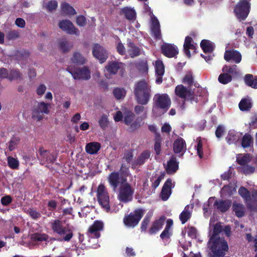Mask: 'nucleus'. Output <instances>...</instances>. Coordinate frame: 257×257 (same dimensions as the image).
<instances>
[{"label": "nucleus", "mask_w": 257, "mask_h": 257, "mask_svg": "<svg viewBox=\"0 0 257 257\" xmlns=\"http://www.w3.org/2000/svg\"><path fill=\"white\" fill-rule=\"evenodd\" d=\"M214 220L211 218L209 223L210 239L208 242V247L212 250V257L219 256L221 254L222 250H227L228 247L227 242L223 239L218 236V233L222 231L220 223L214 224Z\"/></svg>", "instance_id": "obj_1"}, {"label": "nucleus", "mask_w": 257, "mask_h": 257, "mask_svg": "<svg viewBox=\"0 0 257 257\" xmlns=\"http://www.w3.org/2000/svg\"><path fill=\"white\" fill-rule=\"evenodd\" d=\"M151 86L145 80L138 82L135 85L134 93L138 102L146 104L151 97Z\"/></svg>", "instance_id": "obj_2"}, {"label": "nucleus", "mask_w": 257, "mask_h": 257, "mask_svg": "<svg viewBox=\"0 0 257 257\" xmlns=\"http://www.w3.org/2000/svg\"><path fill=\"white\" fill-rule=\"evenodd\" d=\"M96 193L99 204L106 212H109L110 210V197L106 187L103 184H100L97 188Z\"/></svg>", "instance_id": "obj_3"}, {"label": "nucleus", "mask_w": 257, "mask_h": 257, "mask_svg": "<svg viewBox=\"0 0 257 257\" xmlns=\"http://www.w3.org/2000/svg\"><path fill=\"white\" fill-rule=\"evenodd\" d=\"M154 106L153 111L157 108H160L163 113L166 112L171 105V100L166 94H157L154 97Z\"/></svg>", "instance_id": "obj_4"}, {"label": "nucleus", "mask_w": 257, "mask_h": 257, "mask_svg": "<svg viewBox=\"0 0 257 257\" xmlns=\"http://www.w3.org/2000/svg\"><path fill=\"white\" fill-rule=\"evenodd\" d=\"M134 189L128 183H122L118 189L117 198L122 202L126 203L133 199Z\"/></svg>", "instance_id": "obj_5"}, {"label": "nucleus", "mask_w": 257, "mask_h": 257, "mask_svg": "<svg viewBox=\"0 0 257 257\" xmlns=\"http://www.w3.org/2000/svg\"><path fill=\"white\" fill-rule=\"evenodd\" d=\"M250 0H240L236 5L234 12L237 19L241 20H245L250 11L249 1Z\"/></svg>", "instance_id": "obj_6"}, {"label": "nucleus", "mask_w": 257, "mask_h": 257, "mask_svg": "<svg viewBox=\"0 0 257 257\" xmlns=\"http://www.w3.org/2000/svg\"><path fill=\"white\" fill-rule=\"evenodd\" d=\"M144 214L142 209H136L123 218V223L127 227H134L136 226Z\"/></svg>", "instance_id": "obj_7"}, {"label": "nucleus", "mask_w": 257, "mask_h": 257, "mask_svg": "<svg viewBox=\"0 0 257 257\" xmlns=\"http://www.w3.org/2000/svg\"><path fill=\"white\" fill-rule=\"evenodd\" d=\"M50 104L43 101L37 102L34 106L32 117L38 120L43 118L44 114L49 112Z\"/></svg>", "instance_id": "obj_8"}, {"label": "nucleus", "mask_w": 257, "mask_h": 257, "mask_svg": "<svg viewBox=\"0 0 257 257\" xmlns=\"http://www.w3.org/2000/svg\"><path fill=\"white\" fill-rule=\"evenodd\" d=\"M67 69L75 79L88 80L90 78V72L86 67L75 69L72 65H70Z\"/></svg>", "instance_id": "obj_9"}, {"label": "nucleus", "mask_w": 257, "mask_h": 257, "mask_svg": "<svg viewBox=\"0 0 257 257\" xmlns=\"http://www.w3.org/2000/svg\"><path fill=\"white\" fill-rule=\"evenodd\" d=\"M144 9L146 12H150V17L151 19V30L152 35L157 39H160L161 38L160 25L157 18L151 12V8L146 4L144 5Z\"/></svg>", "instance_id": "obj_10"}, {"label": "nucleus", "mask_w": 257, "mask_h": 257, "mask_svg": "<svg viewBox=\"0 0 257 257\" xmlns=\"http://www.w3.org/2000/svg\"><path fill=\"white\" fill-rule=\"evenodd\" d=\"M176 95L184 99H192L194 96V92L191 88L186 87L183 85H178L176 87Z\"/></svg>", "instance_id": "obj_11"}, {"label": "nucleus", "mask_w": 257, "mask_h": 257, "mask_svg": "<svg viewBox=\"0 0 257 257\" xmlns=\"http://www.w3.org/2000/svg\"><path fill=\"white\" fill-rule=\"evenodd\" d=\"M92 54L93 56L97 59L101 63H103L108 57L107 51L98 44H94Z\"/></svg>", "instance_id": "obj_12"}, {"label": "nucleus", "mask_w": 257, "mask_h": 257, "mask_svg": "<svg viewBox=\"0 0 257 257\" xmlns=\"http://www.w3.org/2000/svg\"><path fill=\"white\" fill-rule=\"evenodd\" d=\"M39 159L41 161V163L45 164L47 163H52L56 159V155L54 153H51L47 150H44L43 149H41L39 150Z\"/></svg>", "instance_id": "obj_13"}, {"label": "nucleus", "mask_w": 257, "mask_h": 257, "mask_svg": "<svg viewBox=\"0 0 257 257\" xmlns=\"http://www.w3.org/2000/svg\"><path fill=\"white\" fill-rule=\"evenodd\" d=\"M197 47V44L193 42L191 37L187 36L185 38L183 47L184 52L187 56L190 57L191 52L192 54L195 53Z\"/></svg>", "instance_id": "obj_14"}, {"label": "nucleus", "mask_w": 257, "mask_h": 257, "mask_svg": "<svg viewBox=\"0 0 257 257\" xmlns=\"http://www.w3.org/2000/svg\"><path fill=\"white\" fill-rule=\"evenodd\" d=\"M103 228V223L100 221H95L88 229V234L91 237L98 238L100 236L99 231Z\"/></svg>", "instance_id": "obj_15"}, {"label": "nucleus", "mask_w": 257, "mask_h": 257, "mask_svg": "<svg viewBox=\"0 0 257 257\" xmlns=\"http://www.w3.org/2000/svg\"><path fill=\"white\" fill-rule=\"evenodd\" d=\"M59 28L63 31L66 32L69 34H74L78 35L79 34L78 29L75 28L71 23L69 20H63L59 23Z\"/></svg>", "instance_id": "obj_16"}, {"label": "nucleus", "mask_w": 257, "mask_h": 257, "mask_svg": "<svg viewBox=\"0 0 257 257\" xmlns=\"http://www.w3.org/2000/svg\"><path fill=\"white\" fill-rule=\"evenodd\" d=\"M161 50L163 54L169 58L175 57L178 53L177 47L170 44H163L161 47Z\"/></svg>", "instance_id": "obj_17"}, {"label": "nucleus", "mask_w": 257, "mask_h": 257, "mask_svg": "<svg viewBox=\"0 0 257 257\" xmlns=\"http://www.w3.org/2000/svg\"><path fill=\"white\" fill-rule=\"evenodd\" d=\"M135 117V115L134 113L131 111H126L124 113V122L127 125H130V128L134 130L140 126V124H139L137 121H134Z\"/></svg>", "instance_id": "obj_18"}, {"label": "nucleus", "mask_w": 257, "mask_h": 257, "mask_svg": "<svg viewBox=\"0 0 257 257\" xmlns=\"http://www.w3.org/2000/svg\"><path fill=\"white\" fill-rule=\"evenodd\" d=\"M224 58L227 61L232 60L236 63H239L241 60L240 53L236 50H226Z\"/></svg>", "instance_id": "obj_19"}, {"label": "nucleus", "mask_w": 257, "mask_h": 257, "mask_svg": "<svg viewBox=\"0 0 257 257\" xmlns=\"http://www.w3.org/2000/svg\"><path fill=\"white\" fill-rule=\"evenodd\" d=\"M242 134L234 130H230L228 132L226 137V141L229 144H236L242 138Z\"/></svg>", "instance_id": "obj_20"}, {"label": "nucleus", "mask_w": 257, "mask_h": 257, "mask_svg": "<svg viewBox=\"0 0 257 257\" xmlns=\"http://www.w3.org/2000/svg\"><path fill=\"white\" fill-rule=\"evenodd\" d=\"M155 68L156 75V83L160 84L162 82V76L164 74V66L162 61L157 60L155 63Z\"/></svg>", "instance_id": "obj_21"}, {"label": "nucleus", "mask_w": 257, "mask_h": 257, "mask_svg": "<svg viewBox=\"0 0 257 257\" xmlns=\"http://www.w3.org/2000/svg\"><path fill=\"white\" fill-rule=\"evenodd\" d=\"M172 180L168 179L164 183L161 191V197L163 200L166 201L171 194Z\"/></svg>", "instance_id": "obj_22"}, {"label": "nucleus", "mask_w": 257, "mask_h": 257, "mask_svg": "<svg viewBox=\"0 0 257 257\" xmlns=\"http://www.w3.org/2000/svg\"><path fill=\"white\" fill-rule=\"evenodd\" d=\"M123 67V64L122 63L112 61L108 63L105 67V69L108 73L115 74L117 73L119 69H120Z\"/></svg>", "instance_id": "obj_23"}, {"label": "nucleus", "mask_w": 257, "mask_h": 257, "mask_svg": "<svg viewBox=\"0 0 257 257\" xmlns=\"http://www.w3.org/2000/svg\"><path fill=\"white\" fill-rule=\"evenodd\" d=\"M193 207L192 205H187L180 214L179 218L182 224L185 223L190 218Z\"/></svg>", "instance_id": "obj_24"}, {"label": "nucleus", "mask_w": 257, "mask_h": 257, "mask_svg": "<svg viewBox=\"0 0 257 257\" xmlns=\"http://www.w3.org/2000/svg\"><path fill=\"white\" fill-rule=\"evenodd\" d=\"M58 235L60 236L58 240L69 241L73 237V234L71 228L67 225Z\"/></svg>", "instance_id": "obj_25"}, {"label": "nucleus", "mask_w": 257, "mask_h": 257, "mask_svg": "<svg viewBox=\"0 0 257 257\" xmlns=\"http://www.w3.org/2000/svg\"><path fill=\"white\" fill-rule=\"evenodd\" d=\"M173 149L175 153H184L186 151V146L185 141L182 138H178L174 143Z\"/></svg>", "instance_id": "obj_26"}, {"label": "nucleus", "mask_w": 257, "mask_h": 257, "mask_svg": "<svg viewBox=\"0 0 257 257\" xmlns=\"http://www.w3.org/2000/svg\"><path fill=\"white\" fill-rule=\"evenodd\" d=\"M165 220V217L164 216H162L159 219L155 220L149 230L150 233L154 234L160 230L162 228Z\"/></svg>", "instance_id": "obj_27"}, {"label": "nucleus", "mask_w": 257, "mask_h": 257, "mask_svg": "<svg viewBox=\"0 0 257 257\" xmlns=\"http://www.w3.org/2000/svg\"><path fill=\"white\" fill-rule=\"evenodd\" d=\"M119 175L118 172H113L109 174L108 181L113 190L115 191L119 184Z\"/></svg>", "instance_id": "obj_28"}, {"label": "nucleus", "mask_w": 257, "mask_h": 257, "mask_svg": "<svg viewBox=\"0 0 257 257\" xmlns=\"http://www.w3.org/2000/svg\"><path fill=\"white\" fill-rule=\"evenodd\" d=\"M100 147L101 145L99 143L90 142L86 144L85 151L89 154H96L100 150Z\"/></svg>", "instance_id": "obj_29"}, {"label": "nucleus", "mask_w": 257, "mask_h": 257, "mask_svg": "<svg viewBox=\"0 0 257 257\" xmlns=\"http://www.w3.org/2000/svg\"><path fill=\"white\" fill-rule=\"evenodd\" d=\"M165 168L167 172L169 174H173L178 170V165L174 157H172L167 162Z\"/></svg>", "instance_id": "obj_30"}, {"label": "nucleus", "mask_w": 257, "mask_h": 257, "mask_svg": "<svg viewBox=\"0 0 257 257\" xmlns=\"http://www.w3.org/2000/svg\"><path fill=\"white\" fill-rule=\"evenodd\" d=\"M238 193L245 200L248 207L252 208L250 204L251 196L250 192L245 188L241 187L238 190Z\"/></svg>", "instance_id": "obj_31"}, {"label": "nucleus", "mask_w": 257, "mask_h": 257, "mask_svg": "<svg viewBox=\"0 0 257 257\" xmlns=\"http://www.w3.org/2000/svg\"><path fill=\"white\" fill-rule=\"evenodd\" d=\"M173 225V221L171 219H168L167 221V224L164 230L160 235L161 238L164 240L170 238L171 235V228Z\"/></svg>", "instance_id": "obj_32"}, {"label": "nucleus", "mask_w": 257, "mask_h": 257, "mask_svg": "<svg viewBox=\"0 0 257 257\" xmlns=\"http://www.w3.org/2000/svg\"><path fill=\"white\" fill-rule=\"evenodd\" d=\"M196 145L195 146V148L197 151V154L200 159L203 158V146L206 143V141L204 139H201L200 137H198L196 139Z\"/></svg>", "instance_id": "obj_33"}, {"label": "nucleus", "mask_w": 257, "mask_h": 257, "mask_svg": "<svg viewBox=\"0 0 257 257\" xmlns=\"http://www.w3.org/2000/svg\"><path fill=\"white\" fill-rule=\"evenodd\" d=\"M200 46L205 53L212 52L215 47L212 42L207 40H202L200 43Z\"/></svg>", "instance_id": "obj_34"}, {"label": "nucleus", "mask_w": 257, "mask_h": 257, "mask_svg": "<svg viewBox=\"0 0 257 257\" xmlns=\"http://www.w3.org/2000/svg\"><path fill=\"white\" fill-rule=\"evenodd\" d=\"M71 61L72 64L78 65L84 64L86 59L80 53L76 52L73 53Z\"/></svg>", "instance_id": "obj_35"}, {"label": "nucleus", "mask_w": 257, "mask_h": 257, "mask_svg": "<svg viewBox=\"0 0 257 257\" xmlns=\"http://www.w3.org/2000/svg\"><path fill=\"white\" fill-rule=\"evenodd\" d=\"M214 205L217 207V209L222 212H225L228 210L231 206V202L229 200H219L216 201Z\"/></svg>", "instance_id": "obj_36"}, {"label": "nucleus", "mask_w": 257, "mask_h": 257, "mask_svg": "<svg viewBox=\"0 0 257 257\" xmlns=\"http://www.w3.org/2000/svg\"><path fill=\"white\" fill-rule=\"evenodd\" d=\"M51 227L54 232L59 234L64 229L65 226L63 225L62 222L60 220L56 219L52 221Z\"/></svg>", "instance_id": "obj_37"}, {"label": "nucleus", "mask_w": 257, "mask_h": 257, "mask_svg": "<svg viewBox=\"0 0 257 257\" xmlns=\"http://www.w3.org/2000/svg\"><path fill=\"white\" fill-rule=\"evenodd\" d=\"M128 53L132 58H134L140 54L141 49L133 43H128Z\"/></svg>", "instance_id": "obj_38"}, {"label": "nucleus", "mask_w": 257, "mask_h": 257, "mask_svg": "<svg viewBox=\"0 0 257 257\" xmlns=\"http://www.w3.org/2000/svg\"><path fill=\"white\" fill-rule=\"evenodd\" d=\"M194 77L192 73L190 71L187 72L182 79V82L188 86V87L191 88L194 84Z\"/></svg>", "instance_id": "obj_39"}, {"label": "nucleus", "mask_w": 257, "mask_h": 257, "mask_svg": "<svg viewBox=\"0 0 257 257\" xmlns=\"http://www.w3.org/2000/svg\"><path fill=\"white\" fill-rule=\"evenodd\" d=\"M232 208L237 217H241L244 215L245 209L242 204L238 203H234Z\"/></svg>", "instance_id": "obj_40"}, {"label": "nucleus", "mask_w": 257, "mask_h": 257, "mask_svg": "<svg viewBox=\"0 0 257 257\" xmlns=\"http://www.w3.org/2000/svg\"><path fill=\"white\" fill-rule=\"evenodd\" d=\"M238 105L241 111H247L251 107V100L248 98L242 99Z\"/></svg>", "instance_id": "obj_41"}, {"label": "nucleus", "mask_w": 257, "mask_h": 257, "mask_svg": "<svg viewBox=\"0 0 257 257\" xmlns=\"http://www.w3.org/2000/svg\"><path fill=\"white\" fill-rule=\"evenodd\" d=\"M251 157L248 154H239L236 157L237 163L241 166L247 165L250 161Z\"/></svg>", "instance_id": "obj_42"}, {"label": "nucleus", "mask_w": 257, "mask_h": 257, "mask_svg": "<svg viewBox=\"0 0 257 257\" xmlns=\"http://www.w3.org/2000/svg\"><path fill=\"white\" fill-rule=\"evenodd\" d=\"M32 239L34 241L42 242L48 241V236L45 233H36L32 235Z\"/></svg>", "instance_id": "obj_43"}, {"label": "nucleus", "mask_w": 257, "mask_h": 257, "mask_svg": "<svg viewBox=\"0 0 257 257\" xmlns=\"http://www.w3.org/2000/svg\"><path fill=\"white\" fill-rule=\"evenodd\" d=\"M150 157V152L149 151H144L139 157L136 161L137 165H142Z\"/></svg>", "instance_id": "obj_44"}, {"label": "nucleus", "mask_w": 257, "mask_h": 257, "mask_svg": "<svg viewBox=\"0 0 257 257\" xmlns=\"http://www.w3.org/2000/svg\"><path fill=\"white\" fill-rule=\"evenodd\" d=\"M122 12L126 18L128 20H133L135 18L136 12L133 9L124 8L122 10Z\"/></svg>", "instance_id": "obj_45"}, {"label": "nucleus", "mask_w": 257, "mask_h": 257, "mask_svg": "<svg viewBox=\"0 0 257 257\" xmlns=\"http://www.w3.org/2000/svg\"><path fill=\"white\" fill-rule=\"evenodd\" d=\"M8 165L12 169H17L19 166V161L17 158L9 156L7 158Z\"/></svg>", "instance_id": "obj_46"}, {"label": "nucleus", "mask_w": 257, "mask_h": 257, "mask_svg": "<svg viewBox=\"0 0 257 257\" xmlns=\"http://www.w3.org/2000/svg\"><path fill=\"white\" fill-rule=\"evenodd\" d=\"M62 12L66 15H74L75 10L67 3H63L61 5Z\"/></svg>", "instance_id": "obj_47"}, {"label": "nucleus", "mask_w": 257, "mask_h": 257, "mask_svg": "<svg viewBox=\"0 0 257 257\" xmlns=\"http://www.w3.org/2000/svg\"><path fill=\"white\" fill-rule=\"evenodd\" d=\"M20 139L19 137H14L9 143L8 149L10 151H12L16 149L18 145L19 144Z\"/></svg>", "instance_id": "obj_48"}, {"label": "nucleus", "mask_w": 257, "mask_h": 257, "mask_svg": "<svg viewBox=\"0 0 257 257\" xmlns=\"http://www.w3.org/2000/svg\"><path fill=\"white\" fill-rule=\"evenodd\" d=\"M113 93L117 99L124 98L126 94L125 90L123 88H116L113 91Z\"/></svg>", "instance_id": "obj_49"}, {"label": "nucleus", "mask_w": 257, "mask_h": 257, "mask_svg": "<svg viewBox=\"0 0 257 257\" xmlns=\"http://www.w3.org/2000/svg\"><path fill=\"white\" fill-rule=\"evenodd\" d=\"M252 143L251 137L248 135H245L242 137L241 145L243 148L249 147Z\"/></svg>", "instance_id": "obj_50"}, {"label": "nucleus", "mask_w": 257, "mask_h": 257, "mask_svg": "<svg viewBox=\"0 0 257 257\" xmlns=\"http://www.w3.org/2000/svg\"><path fill=\"white\" fill-rule=\"evenodd\" d=\"M231 77L229 74L223 73L218 77V81L220 83L226 84L231 81Z\"/></svg>", "instance_id": "obj_51"}, {"label": "nucleus", "mask_w": 257, "mask_h": 257, "mask_svg": "<svg viewBox=\"0 0 257 257\" xmlns=\"http://www.w3.org/2000/svg\"><path fill=\"white\" fill-rule=\"evenodd\" d=\"M251 196L250 204L252 208H249L252 210L257 209V190H253L252 191Z\"/></svg>", "instance_id": "obj_52"}, {"label": "nucleus", "mask_w": 257, "mask_h": 257, "mask_svg": "<svg viewBox=\"0 0 257 257\" xmlns=\"http://www.w3.org/2000/svg\"><path fill=\"white\" fill-rule=\"evenodd\" d=\"M239 170L243 174L245 175H248L252 174L254 172L255 168L253 166L245 165L243 166H241L239 167Z\"/></svg>", "instance_id": "obj_53"}, {"label": "nucleus", "mask_w": 257, "mask_h": 257, "mask_svg": "<svg viewBox=\"0 0 257 257\" xmlns=\"http://www.w3.org/2000/svg\"><path fill=\"white\" fill-rule=\"evenodd\" d=\"M72 46V44L69 43L65 39L61 40L60 42V47L64 52L69 51Z\"/></svg>", "instance_id": "obj_54"}, {"label": "nucleus", "mask_w": 257, "mask_h": 257, "mask_svg": "<svg viewBox=\"0 0 257 257\" xmlns=\"http://www.w3.org/2000/svg\"><path fill=\"white\" fill-rule=\"evenodd\" d=\"M222 71L227 74H235L237 73V66L232 65L231 66H224L222 68Z\"/></svg>", "instance_id": "obj_55"}, {"label": "nucleus", "mask_w": 257, "mask_h": 257, "mask_svg": "<svg viewBox=\"0 0 257 257\" xmlns=\"http://www.w3.org/2000/svg\"><path fill=\"white\" fill-rule=\"evenodd\" d=\"M21 74L18 71L15 70H11L10 72V75L9 77V79L10 80H18L19 79H21Z\"/></svg>", "instance_id": "obj_56"}, {"label": "nucleus", "mask_w": 257, "mask_h": 257, "mask_svg": "<svg viewBox=\"0 0 257 257\" xmlns=\"http://www.w3.org/2000/svg\"><path fill=\"white\" fill-rule=\"evenodd\" d=\"M99 124L102 128L106 127L108 124L107 116L105 114H103L99 120Z\"/></svg>", "instance_id": "obj_57"}, {"label": "nucleus", "mask_w": 257, "mask_h": 257, "mask_svg": "<svg viewBox=\"0 0 257 257\" xmlns=\"http://www.w3.org/2000/svg\"><path fill=\"white\" fill-rule=\"evenodd\" d=\"M186 231L189 236L192 238H195L197 236V231L196 228L193 226H188L186 229Z\"/></svg>", "instance_id": "obj_58"}, {"label": "nucleus", "mask_w": 257, "mask_h": 257, "mask_svg": "<svg viewBox=\"0 0 257 257\" xmlns=\"http://www.w3.org/2000/svg\"><path fill=\"white\" fill-rule=\"evenodd\" d=\"M164 173H162L159 176H158L156 180L153 181L152 183V187L154 189H156L157 187H158L162 180L164 178Z\"/></svg>", "instance_id": "obj_59"}, {"label": "nucleus", "mask_w": 257, "mask_h": 257, "mask_svg": "<svg viewBox=\"0 0 257 257\" xmlns=\"http://www.w3.org/2000/svg\"><path fill=\"white\" fill-rule=\"evenodd\" d=\"M58 6L57 2L55 1H50L46 5V8L49 11L55 10Z\"/></svg>", "instance_id": "obj_60"}, {"label": "nucleus", "mask_w": 257, "mask_h": 257, "mask_svg": "<svg viewBox=\"0 0 257 257\" xmlns=\"http://www.w3.org/2000/svg\"><path fill=\"white\" fill-rule=\"evenodd\" d=\"M244 81H245V83L247 85L252 87V85L254 83V79H253V76L252 75H251V74L246 75L244 77Z\"/></svg>", "instance_id": "obj_61"}, {"label": "nucleus", "mask_w": 257, "mask_h": 257, "mask_svg": "<svg viewBox=\"0 0 257 257\" xmlns=\"http://www.w3.org/2000/svg\"><path fill=\"white\" fill-rule=\"evenodd\" d=\"M29 215L33 219H36L41 217V214L33 209H30L28 210Z\"/></svg>", "instance_id": "obj_62"}, {"label": "nucleus", "mask_w": 257, "mask_h": 257, "mask_svg": "<svg viewBox=\"0 0 257 257\" xmlns=\"http://www.w3.org/2000/svg\"><path fill=\"white\" fill-rule=\"evenodd\" d=\"M151 215H147L144 219L141 225V229L143 230H145L148 226V225L150 222Z\"/></svg>", "instance_id": "obj_63"}, {"label": "nucleus", "mask_w": 257, "mask_h": 257, "mask_svg": "<svg viewBox=\"0 0 257 257\" xmlns=\"http://www.w3.org/2000/svg\"><path fill=\"white\" fill-rule=\"evenodd\" d=\"M12 197L10 195H7L1 198V203L4 206H7L11 203Z\"/></svg>", "instance_id": "obj_64"}]
</instances>
